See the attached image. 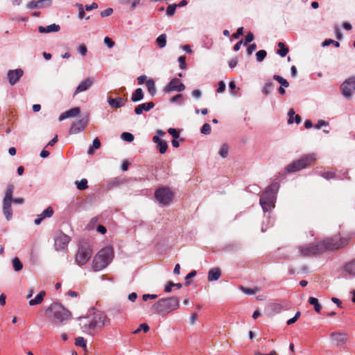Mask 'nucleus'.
<instances>
[{
    "label": "nucleus",
    "mask_w": 355,
    "mask_h": 355,
    "mask_svg": "<svg viewBox=\"0 0 355 355\" xmlns=\"http://www.w3.org/2000/svg\"><path fill=\"white\" fill-rule=\"evenodd\" d=\"M75 184L79 190H84L88 187L87 180L85 178L80 181H76Z\"/></svg>",
    "instance_id": "e433bc0d"
},
{
    "label": "nucleus",
    "mask_w": 355,
    "mask_h": 355,
    "mask_svg": "<svg viewBox=\"0 0 355 355\" xmlns=\"http://www.w3.org/2000/svg\"><path fill=\"white\" fill-rule=\"evenodd\" d=\"M254 355H277V353L275 350L271 351L269 354H262L260 352H256Z\"/></svg>",
    "instance_id": "774afa93"
},
{
    "label": "nucleus",
    "mask_w": 355,
    "mask_h": 355,
    "mask_svg": "<svg viewBox=\"0 0 355 355\" xmlns=\"http://www.w3.org/2000/svg\"><path fill=\"white\" fill-rule=\"evenodd\" d=\"M38 3H46V6H50L51 0L31 1L27 4V8L29 9H34L38 8Z\"/></svg>",
    "instance_id": "bb28decb"
},
{
    "label": "nucleus",
    "mask_w": 355,
    "mask_h": 355,
    "mask_svg": "<svg viewBox=\"0 0 355 355\" xmlns=\"http://www.w3.org/2000/svg\"><path fill=\"white\" fill-rule=\"evenodd\" d=\"M121 138L126 141L131 142L134 140V135L130 132H123L121 134Z\"/></svg>",
    "instance_id": "37998d69"
},
{
    "label": "nucleus",
    "mask_w": 355,
    "mask_h": 355,
    "mask_svg": "<svg viewBox=\"0 0 355 355\" xmlns=\"http://www.w3.org/2000/svg\"><path fill=\"white\" fill-rule=\"evenodd\" d=\"M173 196V193L167 187L159 188L155 192L157 200L164 205H168L172 201Z\"/></svg>",
    "instance_id": "9b49d317"
},
{
    "label": "nucleus",
    "mask_w": 355,
    "mask_h": 355,
    "mask_svg": "<svg viewBox=\"0 0 355 355\" xmlns=\"http://www.w3.org/2000/svg\"><path fill=\"white\" fill-rule=\"evenodd\" d=\"M225 83L223 82V81H220L218 83V89H217V92L218 93H222L225 91Z\"/></svg>",
    "instance_id": "052dcab7"
},
{
    "label": "nucleus",
    "mask_w": 355,
    "mask_h": 355,
    "mask_svg": "<svg viewBox=\"0 0 355 355\" xmlns=\"http://www.w3.org/2000/svg\"><path fill=\"white\" fill-rule=\"evenodd\" d=\"M237 63H238L237 59H236V58H234L231 59L229 61L228 64L231 69H234L237 65Z\"/></svg>",
    "instance_id": "0e129e2a"
},
{
    "label": "nucleus",
    "mask_w": 355,
    "mask_h": 355,
    "mask_svg": "<svg viewBox=\"0 0 355 355\" xmlns=\"http://www.w3.org/2000/svg\"><path fill=\"white\" fill-rule=\"evenodd\" d=\"M75 345L78 347H83L85 350L87 348V342L83 337H78L76 338Z\"/></svg>",
    "instance_id": "4c0bfd02"
},
{
    "label": "nucleus",
    "mask_w": 355,
    "mask_h": 355,
    "mask_svg": "<svg viewBox=\"0 0 355 355\" xmlns=\"http://www.w3.org/2000/svg\"><path fill=\"white\" fill-rule=\"evenodd\" d=\"M104 42L110 49L112 48L114 46V42L112 41V39H110L108 37H105L104 38Z\"/></svg>",
    "instance_id": "864d4df0"
},
{
    "label": "nucleus",
    "mask_w": 355,
    "mask_h": 355,
    "mask_svg": "<svg viewBox=\"0 0 355 355\" xmlns=\"http://www.w3.org/2000/svg\"><path fill=\"white\" fill-rule=\"evenodd\" d=\"M221 275V270L219 268H214L208 272V280L209 282L218 280Z\"/></svg>",
    "instance_id": "b1692460"
},
{
    "label": "nucleus",
    "mask_w": 355,
    "mask_h": 355,
    "mask_svg": "<svg viewBox=\"0 0 355 355\" xmlns=\"http://www.w3.org/2000/svg\"><path fill=\"white\" fill-rule=\"evenodd\" d=\"M139 328L141 330H143L145 333L148 332L149 331V329H150L149 326L147 324H146V323H143V324H140Z\"/></svg>",
    "instance_id": "338daca9"
},
{
    "label": "nucleus",
    "mask_w": 355,
    "mask_h": 355,
    "mask_svg": "<svg viewBox=\"0 0 355 355\" xmlns=\"http://www.w3.org/2000/svg\"><path fill=\"white\" fill-rule=\"evenodd\" d=\"M69 236L62 232H57L54 237V246L57 251L64 250L70 242Z\"/></svg>",
    "instance_id": "f8f14e48"
},
{
    "label": "nucleus",
    "mask_w": 355,
    "mask_h": 355,
    "mask_svg": "<svg viewBox=\"0 0 355 355\" xmlns=\"http://www.w3.org/2000/svg\"><path fill=\"white\" fill-rule=\"evenodd\" d=\"M274 84L271 81H268L265 83L262 92L266 96L268 95L273 89Z\"/></svg>",
    "instance_id": "72a5a7b5"
},
{
    "label": "nucleus",
    "mask_w": 355,
    "mask_h": 355,
    "mask_svg": "<svg viewBox=\"0 0 355 355\" xmlns=\"http://www.w3.org/2000/svg\"><path fill=\"white\" fill-rule=\"evenodd\" d=\"M180 307L179 299L176 297L162 298L155 302L152 306L153 313L166 315Z\"/></svg>",
    "instance_id": "20e7f679"
},
{
    "label": "nucleus",
    "mask_w": 355,
    "mask_h": 355,
    "mask_svg": "<svg viewBox=\"0 0 355 355\" xmlns=\"http://www.w3.org/2000/svg\"><path fill=\"white\" fill-rule=\"evenodd\" d=\"M168 132L174 138V139H178L179 137H180V134L179 132H178L177 130H175V128H169L168 130Z\"/></svg>",
    "instance_id": "de8ad7c7"
},
{
    "label": "nucleus",
    "mask_w": 355,
    "mask_h": 355,
    "mask_svg": "<svg viewBox=\"0 0 355 355\" xmlns=\"http://www.w3.org/2000/svg\"><path fill=\"white\" fill-rule=\"evenodd\" d=\"M266 55H267V53L265 50H260V51H257L256 53L257 60L258 62L263 61L264 60V58H266Z\"/></svg>",
    "instance_id": "79ce46f5"
},
{
    "label": "nucleus",
    "mask_w": 355,
    "mask_h": 355,
    "mask_svg": "<svg viewBox=\"0 0 355 355\" xmlns=\"http://www.w3.org/2000/svg\"><path fill=\"white\" fill-rule=\"evenodd\" d=\"M330 338L336 346L341 347L347 341V334L341 332H334L330 334Z\"/></svg>",
    "instance_id": "dca6fc26"
},
{
    "label": "nucleus",
    "mask_w": 355,
    "mask_h": 355,
    "mask_svg": "<svg viewBox=\"0 0 355 355\" xmlns=\"http://www.w3.org/2000/svg\"><path fill=\"white\" fill-rule=\"evenodd\" d=\"M254 40V35L252 33H248L245 37V42L244 43L245 45H247L248 43L251 42Z\"/></svg>",
    "instance_id": "bf43d9fd"
},
{
    "label": "nucleus",
    "mask_w": 355,
    "mask_h": 355,
    "mask_svg": "<svg viewBox=\"0 0 355 355\" xmlns=\"http://www.w3.org/2000/svg\"><path fill=\"white\" fill-rule=\"evenodd\" d=\"M157 297V295L155 294H144L142 296V299L144 301H147L148 300H155Z\"/></svg>",
    "instance_id": "6e6d98bb"
},
{
    "label": "nucleus",
    "mask_w": 355,
    "mask_h": 355,
    "mask_svg": "<svg viewBox=\"0 0 355 355\" xmlns=\"http://www.w3.org/2000/svg\"><path fill=\"white\" fill-rule=\"evenodd\" d=\"M183 99V96L182 94H177L175 96L172 97L171 99V103H175V102H182Z\"/></svg>",
    "instance_id": "4d7b16f0"
},
{
    "label": "nucleus",
    "mask_w": 355,
    "mask_h": 355,
    "mask_svg": "<svg viewBox=\"0 0 355 355\" xmlns=\"http://www.w3.org/2000/svg\"><path fill=\"white\" fill-rule=\"evenodd\" d=\"M101 147V141L98 138H95L93 141L92 147H90L87 151L88 154H93L94 149H98Z\"/></svg>",
    "instance_id": "c9c22d12"
},
{
    "label": "nucleus",
    "mask_w": 355,
    "mask_h": 355,
    "mask_svg": "<svg viewBox=\"0 0 355 355\" xmlns=\"http://www.w3.org/2000/svg\"><path fill=\"white\" fill-rule=\"evenodd\" d=\"M12 263L13 268L16 272H19L22 270L23 264L20 261V260L18 257H14L12 260Z\"/></svg>",
    "instance_id": "c756f323"
},
{
    "label": "nucleus",
    "mask_w": 355,
    "mask_h": 355,
    "mask_svg": "<svg viewBox=\"0 0 355 355\" xmlns=\"http://www.w3.org/2000/svg\"><path fill=\"white\" fill-rule=\"evenodd\" d=\"M46 315L56 325H61L71 319V312L58 303L51 304L46 310Z\"/></svg>",
    "instance_id": "7ed1b4c3"
},
{
    "label": "nucleus",
    "mask_w": 355,
    "mask_h": 355,
    "mask_svg": "<svg viewBox=\"0 0 355 355\" xmlns=\"http://www.w3.org/2000/svg\"><path fill=\"white\" fill-rule=\"evenodd\" d=\"M92 250L86 242L80 243L78 252L76 255V262L80 265L85 264L91 258Z\"/></svg>",
    "instance_id": "1a4fd4ad"
},
{
    "label": "nucleus",
    "mask_w": 355,
    "mask_h": 355,
    "mask_svg": "<svg viewBox=\"0 0 355 355\" xmlns=\"http://www.w3.org/2000/svg\"><path fill=\"white\" fill-rule=\"evenodd\" d=\"M125 101L121 98H108V103L112 108H119L121 107H123L125 105Z\"/></svg>",
    "instance_id": "5701e85b"
},
{
    "label": "nucleus",
    "mask_w": 355,
    "mask_h": 355,
    "mask_svg": "<svg viewBox=\"0 0 355 355\" xmlns=\"http://www.w3.org/2000/svg\"><path fill=\"white\" fill-rule=\"evenodd\" d=\"M344 270L348 275L355 276V259L346 263Z\"/></svg>",
    "instance_id": "393cba45"
},
{
    "label": "nucleus",
    "mask_w": 355,
    "mask_h": 355,
    "mask_svg": "<svg viewBox=\"0 0 355 355\" xmlns=\"http://www.w3.org/2000/svg\"><path fill=\"white\" fill-rule=\"evenodd\" d=\"M78 51L81 55L85 56L87 52V49L85 44H81L78 47Z\"/></svg>",
    "instance_id": "3c124183"
},
{
    "label": "nucleus",
    "mask_w": 355,
    "mask_h": 355,
    "mask_svg": "<svg viewBox=\"0 0 355 355\" xmlns=\"http://www.w3.org/2000/svg\"><path fill=\"white\" fill-rule=\"evenodd\" d=\"M178 61L180 62V69H184L186 68V57L185 56L179 57Z\"/></svg>",
    "instance_id": "603ef678"
},
{
    "label": "nucleus",
    "mask_w": 355,
    "mask_h": 355,
    "mask_svg": "<svg viewBox=\"0 0 355 355\" xmlns=\"http://www.w3.org/2000/svg\"><path fill=\"white\" fill-rule=\"evenodd\" d=\"M177 287L178 289L181 288L182 285L180 283H173L172 282H169L164 288V291L167 293H169L172 291V287L175 288Z\"/></svg>",
    "instance_id": "f704fd0d"
},
{
    "label": "nucleus",
    "mask_w": 355,
    "mask_h": 355,
    "mask_svg": "<svg viewBox=\"0 0 355 355\" xmlns=\"http://www.w3.org/2000/svg\"><path fill=\"white\" fill-rule=\"evenodd\" d=\"M279 50L277 51V53L282 56L284 57L286 55V54L288 53V48L285 46V44L280 42L278 43Z\"/></svg>",
    "instance_id": "2f4dec72"
},
{
    "label": "nucleus",
    "mask_w": 355,
    "mask_h": 355,
    "mask_svg": "<svg viewBox=\"0 0 355 355\" xmlns=\"http://www.w3.org/2000/svg\"><path fill=\"white\" fill-rule=\"evenodd\" d=\"M79 325L83 332L94 336L110 322V319L103 313H94L92 315L79 318Z\"/></svg>",
    "instance_id": "f257e3e1"
},
{
    "label": "nucleus",
    "mask_w": 355,
    "mask_h": 355,
    "mask_svg": "<svg viewBox=\"0 0 355 355\" xmlns=\"http://www.w3.org/2000/svg\"><path fill=\"white\" fill-rule=\"evenodd\" d=\"M279 188L277 183H273L268 186L260 197V204L264 212L270 211L275 207L276 200V192Z\"/></svg>",
    "instance_id": "39448f33"
},
{
    "label": "nucleus",
    "mask_w": 355,
    "mask_h": 355,
    "mask_svg": "<svg viewBox=\"0 0 355 355\" xmlns=\"http://www.w3.org/2000/svg\"><path fill=\"white\" fill-rule=\"evenodd\" d=\"M87 124V120L85 119H81L73 122L69 130V134L74 135L80 132L86 127Z\"/></svg>",
    "instance_id": "f3484780"
},
{
    "label": "nucleus",
    "mask_w": 355,
    "mask_h": 355,
    "mask_svg": "<svg viewBox=\"0 0 355 355\" xmlns=\"http://www.w3.org/2000/svg\"><path fill=\"white\" fill-rule=\"evenodd\" d=\"M355 239V232H349L344 234H335L320 241L323 251L336 250L347 246L349 241Z\"/></svg>",
    "instance_id": "f03ea898"
},
{
    "label": "nucleus",
    "mask_w": 355,
    "mask_h": 355,
    "mask_svg": "<svg viewBox=\"0 0 355 355\" xmlns=\"http://www.w3.org/2000/svg\"><path fill=\"white\" fill-rule=\"evenodd\" d=\"M80 110L78 107L71 108V109L63 112L62 114H61L60 116H59V121H62L67 118L75 117L80 114Z\"/></svg>",
    "instance_id": "aec40b11"
},
{
    "label": "nucleus",
    "mask_w": 355,
    "mask_h": 355,
    "mask_svg": "<svg viewBox=\"0 0 355 355\" xmlns=\"http://www.w3.org/2000/svg\"><path fill=\"white\" fill-rule=\"evenodd\" d=\"M46 293L44 291H40L37 296L29 301L28 304L30 306H35L42 303L44 300V297Z\"/></svg>",
    "instance_id": "a878e982"
},
{
    "label": "nucleus",
    "mask_w": 355,
    "mask_h": 355,
    "mask_svg": "<svg viewBox=\"0 0 355 355\" xmlns=\"http://www.w3.org/2000/svg\"><path fill=\"white\" fill-rule=\"evenodd\" d=\"M308 302L310 304L314 306V309L317 313H320L322 309L321 304L319 303L317 298L313 297H310L308 300Z\"/></svg>",
    "instance_id": "c85d7f7f"
},
{
    "label": "nucleus",
    "mask_w": 355,
    "mask_h": 355,
    "mask_svg": "<svg viewBox=\"0 0 355 355\" xmlns=\"http://www.w3.org/2000/svg\"><path fill=\"white\" fill-rule=\"evenodd\" d=\"M176 8V4L169 5L166 8V15L168 17L173 16L175 12Z\"/></svg>",
    "instance_id": "a19ab883"
},
{
    "label": "nucleus",
    "mask_w": 355,
    "mask_h": 355,
    "mask_svg": "<svg viewBox=\"0 0 355 355\" xmlns=\"http://www.w3.org/2000/svg\"><path fill=\"white\" fill-rule=\"evenodd\" d=\"M113 258V250L107 247L101 250L94 257L92 268L94 271H100L104 269Z\"/></svg>",
    "instance_id": "423d86ee"
},
{
    "label": "nucleus",
    "mask_w": 355,
    "mask_h": 355,
    "mask_svg": "<svg viewBox=\"0 0 355 355\" xmlns=\"http://www.w3.org/2000/svg\"><path fill=\"white\" fill-rule=\"evenodd\" d=\"M94 81V80L93 78H87L85 80H83L76 87L73 94L76 95L80 92H83L87 90L93 85Z\"/></svg>",
    "instance_id": "a211bd4d"
},
{
    "label": "nucleus",
    "mask_w": 355,
    "mask_h": 355,
    "mask_svg": "<svg viewBox=\"0 0 355 355\" xmlns=\"http://www.w3.org/2000/svg\"><path fill=\"white\" fill-rule=\"evenodd\" d=\"M329 44H334L336 47L340 46V43L338 42L334 41L331 39L326 40L322 43L323 46H329Z\"/></svg>",
    "instance_id": "c03bdc74"
},
{
    "label": "nucleus",
    "mask_w": 355,
    "mask_h": 355,
    "mask_svg": "<svg viewBox=\"0 0 355 355\" xmlns=\"http://www.w3.org/2000/svg\"><path fill=\"white\" fill-rule=\"evenodd\" d=\"M315 160V155L307 154L302 156L297 160L293 162L291 164H288L285 170L288 173H293L298 171L301 169L306 168L311 163H313Z\"/></svg>",
    "instance_id": "0eeeda50"
},
{
    "label": "nucleus",
    "mask_w": 355,
    "mask_h": 355,
    "mask_svg": "<svg viewBox=\"0 0 355 355\" xmlns=\"http://www.w3.org/2000/svg\"><path fill=\"white\" fill-rule=\"evenodd\" d=\"M155 104L153 102H149L146 103L139 104L135 108V112L136 114H141L144 111H149L150 109L153 108Z\"/></svg>",
    "instance_id": "412c9836"
},
{
    "label": "nucleus",
    "mask_w": 355,
    "mask_h": 355,
    "mask_svg": "<svg viewBox=\"0 0 355 355\" xmlns=\"http://www.w3.org/2000/svg\"><path fill=\"white\" fill-rule=\"evenodd\" d=\"M229 152V146L227 144H223L219 150V155L225 158L228 155Z\"/></svg>",
    "instance_id": "58836bf2"
},
{
    "label": "nucleus",
    "mask_w": 355,
    "mask_h": 355,
    "mask_svg": "<svg viewBox=\"0 0 355 355\" xmlns=\"http://www.w3.org/2000/svg\"><path fill=\"white\" fill-rule=\"evenodd\" d=\"M157 147L159 153L164 154L168 148V144L166 141L162 140L159 143L157 144Z\"/></svg>",
    "instance_id": "ea45409f"
},
{
    "label": "nucleus",
    "mask_w": 355,
    "mask_h": 355,
    "mask_svg": "<svg viewBox=\"0 0 355 355\" xmlns=\"http://www.w3.org/2000/svg\"><path fill=\"white\" fill-rule=\"evenodd\" d=\"M14 185L10 184L7 186L6 193L3 200V211L7 220L12 218V210L11 204L12 202V193L14 191Z\"/></svg>",
    "instance_id": "6e6552de"
},
{
    "label": "nucleus",
    "mask_w": 355,
    "mask_h": 355,
    "mask_svg": "<svg viewBox=\"0 0 355 355\" xmlns=\"http://www.w3.org/2000/svg\"><path fill=\"white\" fill-rule=\"evenodd\" d=\"M185 89V86L178 78H173L170 83L165 87L164 91L166 93L173 91L182 92Z\"/></svg>",
    "instance_id": "4468645a"
},
{
    "label": "nucleus",
    "mask_w": 355,
    "mask_h": 355,
    "mask_svg": "<svg viewBox=\"0 0 355 355\" xmlns=\"http://www.w3.org/2000/svg\"><path fill=\"white\" fill-rule=\"evenodd\" d=\"M157 46L160 48H164L166 45V35L161 34L156 40Z\"/></svg>",
    "instance_id": "473e14b6"
},
{
    "label": "nucleus",
    "mask_w": 355,
    "mask_h": 355,
    "mask_svg": "<svg viewBox=\"0 0 355 355\" xmlns=\"http://www.w3.org/2000/svg\"><path fill=\"white\" fill-rule=\"evenodd\" d=\"M242 289H243V291L245 294H248V295H254L257 291V289H252V288H242Z\"/></svg>",
    "instance_id": "680f3d73"
},
{
    "label": "nucleus",
    "mask_w": 355,
    "mask_h": 355,
    "mask_svg": "<svg viewBox=\"0 0 355 355\" xmlns=\"http://www.w3.org/2000/svg\"><path fill=\"white\" fill-rule=\"evenodd\" d=\"M335 175L336 174L333 171H326L322 173V176L327 180L333 179L335 178Z\"/></svg>",
    "instance_id": "49530a36"
},
{
    "label": "nucleus",
    "mask_w": 355,
    "mask_h": 355,
    "mask_svg": "<svg viewBox=\"0 0 355 355\" xmlns=\"http://www.w3.org/2000/svg\"><path fill=\"white\" fill-rule=\"evenodd\" d=\"M98 8V4L96 3H92L91 5H86L85 9L86 10H92L93 9H96Z\"/></svg>",
    "instance_id": "69168bd1"
},
{
    "label": "nucleus",
    "mask_w": 355,
    "mask_h": 355,
    "mask_svg": "<svg viewBox=\"0 0 355 355\" xmlns=\"http://www.w3.org/2000/svg\"><path fill=\"white\" fill-rule=\"evenodd\" d=\"M201 132L204 135H209L211 132V125L209 123H205L202 128H201Z\"/></svg>",
    "instance_id": "a18cd8bd"
},
{
    "label": "nucleus",
    "mask_w": 355,
    "mask_h": 355,
    "mask_svg": "<svg viewBox=\"0 0 355 355\" xmlns=\"http://www.w3.org/2000/svg\"><path fill=\"white\" fill-rule=\"evenodd\" d=\"M288 115L289 116V119L288 120V123L291 124L294 122L293 117H295V114L293 109H291L288 111Z\"/></svg>",
    "instance_id": "8fccbe9b"
},
{
    "label": "nucleus",
    "mask_w": 355,
    "mask_h": 355,
    "mask_svg": "<svg viewBox=\"0 0 355 355\" xmlns=\"http://www.w3.org/2000/svg\"><path fill=\"white\" fill-rule=\"evenodd\" d=\"M329 125V123L327 121L320 120L315 125V128L316 129H320L322 126H327Z\"/></svg>",
    "instance_id": "5fc2aeb1"
},
{
    "label": "nucleus",
    "mask_w": 355,
    "mask_h": 355,
    "mask_svg": "<svg viewBox=\"0 0 355 355\" xmlns=\"http://www.w3.org/2000/svg\"><path fill=\"white\" fill-rule=\"evenodd\" d=\"M340 90L345 98H349L355 93V76L345 80L340 86Z\"/></svg>",
    "instance_id": "ddd939ff"
},
{
    "label": "nucleus",
    "mask_w": 355,
    "mask_h": 355,
    "mask_svg": "<svg viewBox=\"0 0 355 355\" xmlns=\"http://www.w3.org/2000/svg\"><path fill=\"white\" fill-rule=\"evenodd\" d=\"M243 34V28L240 27L237 29L236 32L233 34V37L238 39L241 35Z\"/></svg>",
    "instance_id": "13d9d810"
},
{
    "label": "nucleus",
    "mask_w": 355,
    "mask_h": 355,
    "mask_svg": "<svg viewBox=\"0 0 355 355\" xmlns=\"http://www.w3.org/2000/svg\"><path fill=\"white\" fill-rule=\"evenodd\" d=\"M257 49V45L256 44H250L248 49H247V53L248 55H251L253 51H254Z\"/></svg>",
    "instance_id": "e2e57ef3"
},
{
    "label": "nucleus",
    "mask_w": 355,
    "mask_h": 355,
    "mask_svg": "<svg viewBox=\"0 0 355 355\" xmlns=\"http://www.w3.org/2000/svg\"><path fill=\"white\" fill-rule=\"evenodd\" d=\"M146 85L147 87L148 92L152 95H155L156 92V89L155 86V82L153 79H149L146 82Z\"/></svg>",
    "instance_id": "7c9ffc66"
},
{
    "label": "nucleus",
    "mask_w": 355,
    "mask_h": 355,
    "mask_svg": "<svg viewBox=\"0 0 355 355\" xmlns=\"http://www.w3.org/2000/svg\"><path fill=\"white\" fill-rule=\"evenodd\" d=\"M54 211L51 207H48L42 214L37 215V218L35 220V225H40L46 218H50L53 216Z\"/></svg>",
    "instance_id": "6ab92c4d"
},
{
    "label": "nucleus",
    "mask_w": 355,
    "mask_h": 355,
    "mask_svg": "<svg viewBox=\"0 0 355 355\" xmlns=\"http://www.w3.org/2000/svg\"><path fill=\"white\" fill-rule=\"evenodd\" d=\"M24 75V71L21 69L9 70L7 73L8 82L11 85H15Z\"/></svg>",
    "instance_id": "2eb2a0df"
},
{
    "label": "nucleus",
    "mask_w": 355,
    "mask_h": 355,
    "mask_svg": "<svg viewBox=\"0 0 355 355\" xmlns=\"http://www.w3.org/2000/svg\"><path fill=\"white\" fill-rule=\"evenodd\" d=\"M144 98L143 90L141 88H137L132 94L131 100L133 102H137L142 100Z\"/></svg>",
    "instance_id": "cd10ccee"
},
{
    "label": "nucleus",
    "mask_w": 355,
    "mask_h": 355,
    "mask_svg": "<svg viewBox=\"0 0 355 355\" xmlns=\"http://www.w3.org/2000/svg\"><path fill=\"white\" fill-rule=\"evenodd\" d=\"M60 29V26L58 24H53L49 26H47L46 27L44 26H39L38 31L40 33H53V32H58Z\"/></svg>",
    "instance_id": "4be33fe9"
},
{
    "label": "nucleus",
    "mask_w": 355,
    "mask_h": 355,
    "mask_svg": "<svg viewBox=\"0 0 355 355\" xmlns=\"http://www.w3.org/2000/svg\"><path fill=\"white\" fill-rule=\"evenodd\" d=\"M301 256L311 257L324 252L320 241L300 245L298 247Z\"/></svg>",
    "instance_id": "9d476101"
},
{
    "label": "nucleus",
    "mask_w": 355,
    "mask_h": 355,
    "mask_svg": "<svg viewBox=\"0 0 355 355\" xmlns=\"http://www.w3.org/2000/svg\"><path fill=\"white\" fill-rule=\"evenodd\" d=\"M112 12H113V9L111 8H107V9L103 10L101 12V16L102 17H108V16L111 15L112 14Z\"/></svg>",
    "instance_id": "09e8293b"
}]
</instances>
